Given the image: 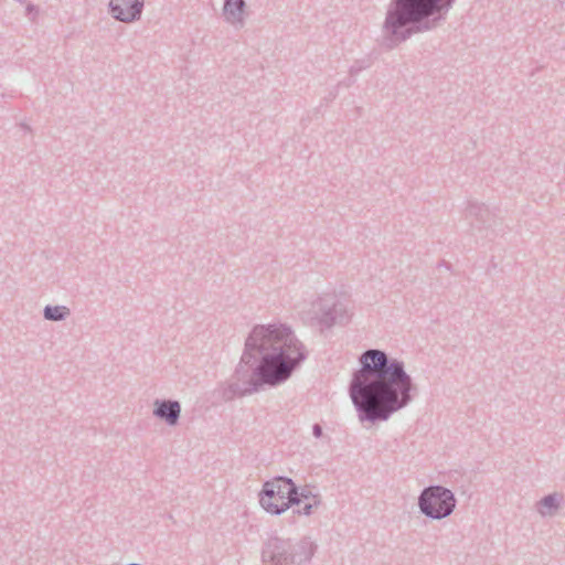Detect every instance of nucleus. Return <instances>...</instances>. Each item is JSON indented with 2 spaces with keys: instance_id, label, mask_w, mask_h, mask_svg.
Instances as JSON below:
<instances>
[{
  "instance_id": "obj_1",
  "label": "nucleus",
  "mask_w": 565,
  "mask_h": 565,
  "mask_svg": "<svg viewBox=\"0 0 565 565\" xmlns=\"http://www.w3.org/2000/svg\"><path fill=\"white\" fill-rule=\"evenodd\" d=\"M359 363L349 395L361 423L386 422L417 396L418 387L402 360L384 350L367 349L359 356Z\"/></svg>"
},
{
  "instance_id": "obj_2",
  "label": "nucleus",
  "mask_w": 565,
  "mask_h": 565,
  "mask_svg": "<svg viewBox=\"0 0 565 565\" xmlns=\"http://www.w3.org/2000/svg\"><path fill=\"white\" fill-rule=\"evenodd\" d=\"M308 358L303 343L285 323L255 326L245 340L242 362L258 361L245 385L233 381L221 390V396L228 402L237 396L258 392L264 386L276 387L288 381L292 373Z\"/></svg>"
},
{
  "instance_id": "obj_3",
  "label": "nucleus",
  "mask_w": 565,
  "mask_h": 565,
  "mask_svg": "<svg viewBox=\"0 0 565 565\" xmlns=\"http://www.w3.org/2000/svg\"><path fill=\"white\" fill-rule=\"evenodd\" d=\"M456 0H391L382 25V45L388 50L413 34L440 25Z\"/></svg>"
},
{
  "instance_id": "obj_4",
  "label": "nucleus",
  "mask_w": 565,
  "mask_h": 565,
  "mask_svg": "<svg viewBox=\"0 0 565 565\" xmlns=\"http://www.w3.org/2000/svg\"><path fill=\"white\" fill-rule=\"evenodd\" d=\"M316 550L317 545L308 536L298 541L274 536L264 544L262 556L264 562L271 565H306Z\"/></svg>"
},
{
  "instance_id": "obj_5",
  "label": "nucleus",
  "mask_w": 565,
  "mask_h": 565,
  "mask_svg": "<svg viewBox=\"0 0 565 565\" xmlns=\"http://www.w3.org/2000/svg\"><path fill=\"white\" fill-rule=\"evenodd\" d=\"M298 487L288 477H275L264 482L259 503L266 512L280 515L292 505L299 504Z\"/></svg>"
},
{
  "instance_id": "obj_6",
  "label": "nucleus",
  "mask_w": 565,
  "mask_h": 565,
  "mask_svg": "<svg viewBox=\"0 0 565 565\" xmlns=\"http://www.w3.org/2000/svg\"><path fill=\"white\" fill-rule=\"evenodd\" d=\"M419 512L430 520H443L452 514L457 505L455 493L440 484L425 487L417 499Z\"/></svg>"
},
{
  "instance_id": "obj_7",
  "label": "nucleus",
  "mask_w": 565,
  "mask_h": 565,
  "mask_svg": "<svg viewBox=\"0 0 565 565\" xmlns=\"http://www.w3.org/2000/svg\"><path fill=\"white\" fill-rule=\"evenodd\" d=\"M312 318L322 329L349 321L348 309L337 295L327 294L311 303Z\"/></svg>"
},
{
  "instance_id": "obj_8",
  "label": "nucleus",
  "mask_w": 565,
  "mask_h": 565,
  "mask_svg": "<svg viewBox=\"0 0 565 565\" xmlns=\"http://www.w3.org/2000/svg\"><path fill=\"white\" fill-rule=\"evenodd\" d=\"M145 0H110L108 12L120 22L132 23L140 20Z\"/></svg>"
},
{
  "instance_id": "obj_9",
  "label": "nucleus",
  "mask_w": 565,
  "mask_h": 565,
  "mask_svg": "<svg viewBox=\"0 0 565 565\" xmlns=\"http://www.w3.org/2000/svg\"><path fill=\"white\" fill-rule=\"evenodd\" d=\"M465 217L470 221L472 231H482L491 227L494 221V214L483 203L469 201L465 211Z\"/></svg>"
},
{
  "instance_id": "obj_10",
  "label": "nucleus",
  "mask_w": 565,
  "mask_h": 565,
  "mask_svg": "<svg viewBox=\"0 0 565 565\" xmlns=\"http://www.w3.org/2000/svg\"><path fill=\"white\" fill-rule=\"evenodd\" d=\"M152 414L168 426H175L181 416V404L175 399H159L153 402Z\"/></svg>"
},
{
  "instance_id": "obj_11",
  "label": "nucleus",
  "mask_w": 565,
  "mask_h": 565,
  "mask_svg": "<svg viewBox=\"0 0 565 565\" xmlns=\"http://www.w3.org/2000/svg\"><path fill=\"white\" fill-rule=\"evenodd\" d=\"M563 493L554 492L543 497L535 504L536 512L543 518H552L562 508Z\"/></svg>"
},
{
  "instance_id": "obj_12",
  "label": "nucleus",
  "mask_w": 565,
  "mask_h": 565,
  "mask_svg": "<svg viewBox=\"0 0 565 565\" xmlns=\"http://www.w3.org/2000/svg\"><path fill=\"white\" fill-rule=\"evenodd\" d=\"M245 9V0H224L223 15L225 21L231 24H243Z\"/></svg>"
},
{
  "instance_id": "obj_13",
  "label": "nucleus",
  "mask_w": 565,
  "mask_h": 565,
  "mask_svg": "<svg viewBox=\"0 0 565 565\" xmlns=\"http://www.w3.org/2000/svg\"><path fill=\"white\" fill-rule=\"evenodd\" d=\"M71 315V310L66 306L47 305L43 309V318L47 321L60 322Z\"/></svg>"
},
{
  "instance_id": "obj_14",
  "label": "nucleus",
  "mask_w": 565,
  "mask_h": 565,
  "mask_svg": "<svg viewBox=\"0 0 565 565\" xmlns=\"http://www.w3.org/2000/svg\"><path fill=\"white\" fill-rule=\"evenodd\" d=\"M372 64L373 60L371 58V56H364L363 58L354 61L349 70L350 77L347 82H343V84L347 87L351 86L355 82L354 77L363 70L371 67Z\"/></svg>"
},
{
  "instance_id": "obj_15",
  "label": "nucleus",
  "mask_w": 565,
  "mask_h": 565,
  "mask_svg": "<svg viewBox=\"0 0 565 565\" xmlns=\"http://www.w3.org/2000/svg\"><path fill=\"white\" fill-rule=\"evenodd\" d=\"M255 362L256 361H252L249 364H246L241 361L235 370V380L245 385L246 380L252 375V372L249 371L248 366L254 365Z\"/></svg>"
},
{
  "instance_id": "obj_16",
  "label": "nucleus",
  "mask_w": 565,
  "mask_h": 565,
  "mask_svg": "<svg viewBox=\"0 0 565 565\" xmlns=\"http://www.w3.org/2000/svg\"><path fill=\"white\" fill-rule=\"evenodd\" d=\"M320 504L319 495H313V501L306 503L301 509L295 510L294 513L302 514V515H311L313 512V508Z\"/></svg>"
},
{
  "instance_id": "obj_17",
  "label": "nucleus",
  "mask_w": 565,
  "mask_h": 565,
  "mask_svg": "<svg viewBox=\"0 0 565 565\" xmlns=\"http://www.w3.org/2000/svg\"><path fill=\"white\" fill-rule=\"evenodd\" d=\"M313 495L315 494L309 489L305 488L301 491L298 490L297 497L299 498V503H300L302 500H306V501L311 500V499L313 500Z\"/></svg>"
},
{
  "instance_id": "obj_18",
  "label": "nucleus",
  "mask_w": 565,
  "mask_h": 565,
  "mask_svg": "<svg viewBox=\"0 0 565 565\" xmlns=\"http://www.w3.org/2000/svg\"><path fill=\"white\" fill-rule=\"evenodd\" d=\"M38 12H39V10L34 4H32V3L26 4L25 14H26V17H29L30 20L33 21L35 19Z\"/></svg>"
},
{
  "instance_id": "obj_19",
  "label": "nucleus",
  "mask_w": 565,
  "mask_h": 565,
  "mask_svg": "<svg viewBox=\"0 0 565 565\" xmlns=\"http://www.w3.org/2000/svg\"><path fill=\"white\" fill-rule=\"evenodd\" d=\"M312 435H313L316 438H320V437H322V435H323V430H322L321 425H319V424H313V426H312Z\"/></svg>"
},
{
  "instance_id": "obj_20",
  "label": "nucleus",
  "mask_w": 565,
  "mask_h": 565,
  "mask_svg": "<svg viewBox=\"0 0 565 565\" xmlns=\"http://www.w3.org/2000/svg\"><path fill=\"white\" fill-rule=\"evenodd\" d=\"M438 267H445L446 269L450 270L451 269V265L449 263H447L446 260H441L439 264H438Z\"/></svg>"
},
{
  "instance_id": "obj_21",
  "label": "nucleus",
  "mask_w": 565,
  "mask_h": 565,
  "mask_svg": "<svg viewBox=\"0 0 565 565\" xmlns=\"http://www.w3.org/2000/svg\"><path fill=\"white\" fill-rule=\"evenodd\" d=\"M21 127L28 131L31 130L30 126H28L26 124H21Z\"/></svg>"
},
{
  "instance_id": "obj_22",
  "label": "nucleus",
  "mask_w": 565,
  "mask_h": 565,
  "mask_svg": "<svg viewBox=\"0 0 565 565\" xmlns=\"http://www.w3.org/2000/svg\"><path fill=\"white\" fill-rule=\"evenodd\" d=\"M17 1L20 2V3H24L25 2L24 0H17Z\"/></svg>"
}]
</instances>
